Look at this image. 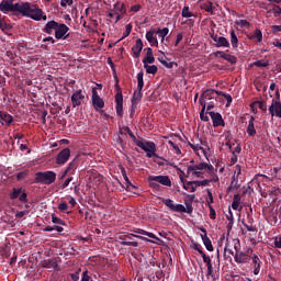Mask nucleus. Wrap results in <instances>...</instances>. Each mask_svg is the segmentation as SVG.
I'll return each instance as SVG.
<instances>
[{
    "instance_id": "b1692460",
    "label": "nucleus",
    "mask_w": 281,
    "mask_h": 281,
    "mask_svg": "<svg viewBox=\"0 0 281 281\" xmlns=\"http://www.w3.org/2000/svg\"><path fill=\"white\" fill-rule=\"evenodd\" d=\"M142 150H144L146 154V157H148V159H150L151 157H159L157 156V145L156 144H150L149 145V149H146V147H144V145H140Z\"/></svg>"
},
{
    "instance_id": "680f3d73",
    "label": "nucleus",
    "mask_w": 281,
    "mask_h": 281,
    "mask_svg": "<svg viewBox=\"0 0 281 281\" xmlns=\"http://www.w3.org/2000/svg\"><path fill=\"white\" fill-rule=\"evenodd\" d=\"M214 56H215L216 58H218V56H220V58L225 59V56H227V53H225V52H223V50H217V52L214 53Z\"/></svg>"
},
{
    "instance_id": "864d4df0",
    "label": "nucleus",
    "mask_w": 281,
    "mask_h": 281,
    "mask_svg": "<svg viewBox=\"0 0 281 281\" xmlns=\"http://www.w3.org/2000/svg\"><path fill=\"white\" fill-rule=\"evenodd\" d=\"M255 104L258 105V108L263 111V113H267V102L265 101H257Z\"/></svg>"
},
{
    "instance_id": "f3484780",
    "label": "nucleus",
    "mask_w": 281,
    "mask_h": 281,
    "mask_svg": "<svg viewBox=\"0 0 281 281\" xmlns=\"http://www.w3.org/2000/svg\"><path fill=\"white\" fill-rule=\"evenodd\" d=\"M0 122L2 126H10L14 122V116L8 112L0 111Z\"/></svg>"
},
{
    "instance_id": "c85d7f7f",
    "label": "nucleus",
    "mask_w": 281,
    "mask_h": 281,
    "mask_svg": "<svg viewBox=\"0 0 281 281\" xmlns=\"http://www.w3.org/2000/svg\"><path fill=\"white\" fill-rule=\"evenodd\" d=\"M143 95L144 94L142 93V90L137 89L136 91H134V94H133L132 100H131L133 106H135V104H139V102H142V97Z\"/></svg>"
},
{
    "instance_id": "9b49d317",
    "label": "nucleus",
    "mask_w": 281,
    "mask_h": 281,
    "mask_svg": "<svg viewBox=\"0 0 281 281\" xmlns=\"http://www.w3.org/2000/svg\"><path fill=\"white\" fill-rule=\"evenodd\" d=\"M69 157H71V149L64 148L61 151L58 153L56 157V164L58 166H65V164L69 161Z\"/></svg>"
},
{
    "instance_id": "f03ea898",
    "label": "nucleus",
    "mask_w": 281,
    "mask_h": 281,
    "mask_svg": "<svg viewBox=\"0 0 281 281\" xmlns=\"http://www.w3.org/2000/svg\"><path fill=\"white\" fill-rule=\"evenodd\" d=\"M116 238L120 245H122L123 247H139V243L134 241L133 238H139L140 240H147L148 243H150V239L142 235H135L131 233L128 234L120 233Z\"/></svg>"
},
{
    "instance_id": "aec40b11",
    "label": "nucleus",
    "mask_w": 281,
    "mask_h": 281,
    "mask_svg": "<svg viewBox=\"0 0 281 281\" xmlns=\"http://www.w3.org/2000/svg\"><path fill=\"white\" fill-rule=\"evenodd\" d=\"M250 260H252L254 265V276H259L260 268L262 267V260H260V257H258V255H252V257H250Z\"/></svg>"
},
{
    "instance_id": "a19ab883",
    "label": "nucleus",
    "mask_w": 281,
    "mask_h": 281,
    "mask_svg": "<svg viewBox=\"0 0 281 281\" xmlns=\"http://www.w3.org/2000/svg\"><path fill=\"white\" fill-rule=\"evenodd\" d=\"M224 60H227V63H229L231 65H236V63H238V58L229 54H226V56L224 57Z\"/></svg>"
},
{
    "instance_id": "3c124183",
    "label": "nucleus",
    "mask_w": 281,
    "mask_h": 281,
    "mask_svg": "<svg viewBox=\"0 0 281 281\" xmlns=\"http://www.w3.org/2000/svg\"><path fill=\"white\" fill-rule=\"evenodd\" d=\"M125 131L127 135H130L131 139H133L134 144H137V142H139V139L135 137V134H133V131H131V127H125Z\"/></svg>"
},
{
    "instance_id": "6ab92c4d",
    "label": "nucleus",
    "mask_w": 281,
    "mask_h": 281,
    "mask_svg": "<svg viewBox=\"0 0 281 281\" xmlns=\"http://www.w3.org/2000/svg\"><path fill=\"white\" fill-rule=\"evenodd\" d=\"M142 49H144V42L142 38L136 40L135 45L132 47L133 58H139L142 55Z\"/></svg>"
},
{
    "instance_id": "4c0bfd02",
    "label": "nucleus",
    "mask_w": 281,
    "mask_h": 281,
    "mask_svg": "<svg viewBox=\"0 0 281 281\" xmlns=\"http://www.w3.org/2000/svg\"><path fill=\"white\" fill-rule=\"evenodd\" d=\"M212 181H218V178H216L215 180H212V179H205V180H195V183L198 186V188H201L202 187H205V186H209L210 183H212Z\"/></svg>"
},
{
    "instance_id": "72a5a7b5",
    "label": "nucleus",
    "mask_w": 281,
    "mask_h": 281,
    "mask_svg": "<svg viewBox=\"0 0 281 281\" xmlns=\"http://www.w3.org/2000/svg\"><path fill=\"white\" fill-rule=\"evenodd\" d=\"M0 30L3 32H9V30H12V26L5 22L4 18H1L0 15Z\"/></svg>"
},
{
    "instance_id": "6e6552de",
    "label": "nucleus",
    "mask_w": 281,
    "mask_h": 281,
    "mask_svg": "<svg viewBox=\"0 0 281 281\" xmlns=\"http://www.w3.org/2000/svg\"><path fill=\"white\" fill-rule=\"evenodd\" d=\"M215 95H218V91L206 90L200 97L199 103L201 104V106H207V102H210V100H216L214 99Z\"/></svg>"
},
{
    "instance_id": "5fc2aeb1",
    "label": "nucleus",
    "mask_w": 281,
    "mask_h": 281,
    "mask_svg": "<svg viewBox=\"0 0 281 281\" xmlns=\"http://www.w3.org/2000/svg\"><path fill=\"white\" fill-rule=\"evenodd\" d=\"M233 245H234L235 254H239L241 251L240 250V240L239 239H234Z\"/></svg>"
},
{
    "instance_id": "052dcab7",
    "label": "nucleus",
    "mask_w": 281,
    "mask_h": 281,
    "mask_svg": "<svg viewBox=\"0 0 281 281\" xmlns=\"http://www.w3.org/2000/svg\"><path fill=\"white\" fill-rule=\"evenodd\" d=\"M25 177H27V172H25V171H21L16 175L18 181H23V179H25Z\"/></svg>"
},
{
    "instance_id": "a211bd4d",
    "label": "nucleus",
    "mask_w": 281,
    "mask_h": 281,
    "mask_svg": "<svg viewBox=\"0 0 281 281\" xmlns=\"http://www.w3.org/2000/svg\"><path fill=\"white\" fill-rule=\"evenodd\" d=\"M180 180L181 183H183V189L187 190V192H196V189L199 188L196 180L186 182V179H183L181 176Z\"/></svg>"
},
{
    "instance_id": "7ed1b4c3",
    "label": "nucleus",
    "mask_w": 281,
    "mask_h": 281,
    "mask_svg": "<svg viewBox=\"0 0 281 281\" xmlns=\"http://www.w3.org/2000/svg\"><path fill=\"white\" fill-rule=\"evenodd\" d=\"M56 172L54 171H37L34 176V183H40L41 186H52L56 182Z\"/></svg>"
},
{
    "instance_id": "412c9836",
    "label": "nucleus",
    "mask_w": 281,
    "mask_h": 281,
    "mask_svg": "<svg viewBox=\"0 0 281 281\" xmlns=\"http://www.w3.org/2000/svg\"><path fill=\"white\" fill-rule=\"evenodd\" d=\"M60 23H58V22H56V21H54V20H52V21H48L46 24H45V26H44V29H43V32H45L46 34H54V31L56 32V30H58V25H59Z\"/></svg>"
},
{
    "instance_id": "0eeeda50",
    "label": "nucleus",
    "mask_w": 281,
    "mask_h": 281,
    "mask_svg": "<svg viewBox=\"0 0 281 281\" xmlns=\"http://www.w3.org/2000/svg\"><path fill=\"white\" fill-rule=\"evenodd\" d=\"M92 106L97 111H102V109H104V99L98 94L95 88L92 89Z\"/></svg>"
},
{
    "instance_id": "c9c22d12",
    "label": "nucleus",
    "mask_w": 281,
    "mask_h": 281,
    "mask_svg": "<svg viewBox=\"0 0 281 281\" xmlns=\"http://www.w3.org/2000/svg\"><path fill=\"white\" fill-rule=\"evenodd\" d=\"M131 32H133V24H126L125 26V32L123 33V36L122 38L119 40V43L120 41H124V38H127V36H131Z\"/></svg>"
},
{
    "instance_id": "ea45409f",
    "label": "nucleus",
    "mask_w": 281,
    "mask_h": 281,
    "mask_svg": "<svg viewBox=\"0 0 281 281\" xmlns=\"http://www.w3.org/2000/svg\"><path fill=\"white\" fill-rule=\"evenodd\" d=\"M200 256L203 258V262H205L206 267H212V259L210 256L205 255V251H200Z\"/></svg>"
},
{
    "instance_id": "473e14b6",
    "label": "nucleus",
    "mask_w": 281,
    "mask_h": 281,
    "mask_svg": "<svg viewBox=\"0 0 281 281\" xmlns=\"http://www.w3.org/2000/svg\"><path fill=\"white\" fill-rule=\"evenodd\" d=\"M137 89L138 91L144 89V71L137 74Z\"/></svg>"
},
{
    "instance_id": "7c9ffc66",
    "label": "nucleus",
    "mask_w": 281,
    "mask_h": 281,
    "mask_svg": "<svg viewBox=\"0 0 281 281\" xmlns=\"http://www.w3.org/2000/svg\"><path fill=\"white\" fill-rule=\"evenodd\" d=\"M144 68L146 69V74H151L153 76H155L157 74V71H159V68H157L156 65H148V64H144Z\"/></svg>"
},
{
    "instance_id": "49530a36",
    "label": "nucleus",
    "mask_w": 281,
    "mask_h": 281,
    "mask_svg": "<svg viewBox=\"0 0 281 281\" xmlns=\"http://www.w3.org/2000/svg\"><path fill=\"white\" fill-rule=\"evenodd\" d=\"M58 210L68 214L69 212L67 211L69 210V205L67 204V202H61L58 204Z\"/></svg>"
},
{
    "instance_id": "58836bf2",
    "label": "nucleus",
    "mask_w": 281,
    "mask_h": 281,
    "mask_svg": "<svg viewBox=\"0 0 281 281\" xmlns=\"http://www.w3.org/2000/svg\"><path fill=\"white\" fill-rule=\"evenodd\" d=\"M148 183L153 188V190H159V188H161V186H159V182H157V180H153V176L148 177Z\"/></svg>"
},
{
    "instance_id": "f8f14e48",
    "label": "nucleus",
    "mask_w": 281,
    "mask_h": 281,
    "mask_svg": "<svg viewBox=\"0 0 281 281\" xmlns=\"http://www.w3.org/2000/svg\"><path fill=\"white\" fill-rule=\"evenodd\" d=\"M209 113L212 122H213V127L218 128V126H225V121L223 120V115L218 112H206Z\"/></svg>"
},
{
    "instance_id": "774afa93",
    "label": "nucleus",
    "mask_w": 281,
    "mask_h": 281,
    "mask_svg": "<svg viewBox=\"0 0 281 281\" xmlns=\"http://www.w3.org/2000/svg\"><path fill=\"white\" fill-rule=\"evenodd\" d=\"M271 30L273 34H278V32H281V25H272Z\"/></svg>"
},
{
    "instance_id": "f704fd0d",
    "label": "nucleus",
    "mask_w": 281,
    "mask_h": 281,
    "mask_svg": "<svg viewBox=\"0 0 281 281\" xmlns=\"http://www.w3.org/2000/svg\"><path fill=\"white\" fill-rule=\"evenodd\" d=\"M170 32V29L164 27V29H158L156 34L159 36V38H166L168 36V33Z\"/></svg>"
},
{
    "instance_id": "20e7f679",
    "label": "nucleus",
    "mask_w": 281,
    "mask_h": 281,
    "mask_svg": "<svg viewBox=\"0 0 281 281\" xmlns=\"http://www.w3.org/2000/svg\"><path fill=\"white\" fill-rule=\"evenodd\" d=\"M116 94H115V103H116V115L119 117H123L124 115V95L122 94V88L120 87V81L115 82Z\"/></svg>"
},
{
    "instance_id": "c756f323",
    "label": "nucleus",
    "mask_w": 281,
    "mask_h": 281,
    "mask_svg": "<svg viewBox=\"0 0 281 281\" xmlns=\"http://www.w3.org/2000/svg\"><path fill=\"white\" fill-rule=\"evenodd\" d=\"M231 45L233 49H237L238 47V36H236V31H234V29L231 31Z\"/></svg>"
},
{
    "instance_id": "4be33fe9",
    "label": "nucleus",
    "mask_w": 281,
    "mask_h": 281,
    "mask_svg": "<svg viewBox=\"0 0 281 281\" xmlns=\"http://www.w3.org/2000/svg\"><path fill=\"white\" fill-rule=\"evenodd\" d=\"M145 38L148 41L151 47H159V41H157V37H155V31H147Z\"/></svg>"
},
{
    "instance_id": "09e8293b",
    "label": "nucleus",
    "mask_w": 281,
    "mask_h": 281,
    "mask_svg": "<svg viewBox=\"0 0 281 281\" xmlns=\"http://www.w3.org/2000/svg\"><path fill=\"white\" fill-rule=\"evenodd\" d=\"M121 172L126 183V187L130 188V186H133V183H131V180L128 179V176L126 175V169H122Z\"/></svg>"
},
{
    "instance_id": "37998d69",
    "label": "nucleus",
    "mask_w": 281,
    "mask_h": 281,
    "mask_svg": "<svg viewBox=\"0 0 281 281\" xmlns=\"http://www.w3.org/2000/svg\"><path fill=\"white\" fill-rule=\"evenodd\" d=\"M200 119L202 120V122H210V116L205 114V105H202V110L200 112Z\"/></svg>"
},
{
    "instance_id": "c03bdc74",
    "label": "nucleus",
    "mask_w": 281,
    "mask_h": 281,
    "mask_svg": "<svg viewBox=\"0 0 281 281\" xmlns=\"http://www.w3.org/2000/svg\"><path fill=\"white\" fill-rule=\"evenodd\" d=\"M52 223H54L55 225H61V226L67 225V224L65 223V221L60 220V218L57 217L56 215H52Z\"/></svg>"
},
{
    "instance_id": "e2e57ef3",
    "label": "nucleus",
    "mask_w": 281,
    "mask_h": 281,
    "mask_svg": "<svg viewBox=\"0 0 281 281\" xmlns=\"http://www.w3.org/2000/svg\"><path fill=\"white\" fill-rule=\"evenodd\" d=\"M77 166H76V161L72 160L71 162H69L68 167H67V171L71 172V170H76Z\"/></svg>"
},
{
    "instance_id": "6e6d98bb",
    "label": "nucleus",
    "mask_w": 281,
    "mask_h": 281,
    "mask_svg": "<svg viewBox=\"0 0 281 281\" xmlns=\"http://www.w3.org/2000/svg\"><path fill=\"white\" fill-rule=\"evenodd\" d=\"M215 102H216V99L213 101H210V102L206 101V105H205L206 111H207L206 113H212V109H214Z\"/></svg>"
},
{
    "instance_id": "8fccbe9b",
    "label": "nucleus",
    "mask_w": 281,
    "mask_h": 281,
    "mask_svg": "<svg viewBox=\"0 0 281 281\" xmlns=\"http://www.w3.org/2000/svg\"><path fill=\"white\" fill-rule=\"evenodd\" d=\"M168 144L171 148H173V150H176V155H181V149L177 144H175V142L168 140Z\"/></svg>"
},
{
    "instance_id": "4d7b16f0",
    "label": "nucleus",
    "mask_w": 281,
    "mask_h": 281,
    "mask_svg": "<svg viewBox=\"0 0 281 281\" xmlns=\"http://www.w3.org/2000/svg\"><path fill=\"white\" fill-rule=\"evenodd\" d=\"M209 210H210V218L212 221L216 220V211L214 210V207L212 206V204H209Z\"/></svg>"
},
{
    "instance_id": "1a4fd4ad",
    "label": "nucleus",
    "mask_w": 281,
    "mask_h": 281,
    "mask_svg": "<svg viewBox=\"0 0 281 281\" xmlns=\"http://www.w3.org/2000/svg\"><path fill=\"white\" fill-rule=\"evenodd\" d=\"M234 260L235 262H237V265H248V262H251V256H249V250H241L239 252H235Z\"/></svg>"
},
{
    "instance_id": "69168bd1",
    "label": "nucleus",
    "mask_w": 281,
    "mask_h": 281,
    "mask_svg": "<svg viewBox=\"0 0 281 281\" xmlns=\"http://www.w3.org/2000/svg\"><path fill=\"white\" fill-rule=\"evenodd\" d=\"M19 200L22 203H27V193H25V192L21 193L20 196H19Z\"/></svg>"
},
{
    "instance_id": "0e129e2a",
    "label": "nucleus",
    "mask_w": 281,
    "mask_h": 281,
    "mask_svg": "<svg viewBox=\"0 0 281 281\" xmlns=\"http://www.w3.org/2000/svg\"><path fill=\"white\" fill-rule=\"evenodd\" d=\"M193 249L199 252L201 255V251H203V249H201V244L193 241Z\"/></svg>"
},
{
    "instance_id": "e433bc0d",
    "label": "nucleus",
    "mask_w": 281,
    "mask_h": 281,
    "mask_svg": "<svg viewBox=\"0 0 281 281\" xmlns=\"http://www.w3.org/2000/svg\"><path fill=\"white\" fill-rule=\"evenodd\" d=\"M150 144H155V143L150 140H146V142L136 140V145L138 146V148H142L143 146L144 148H146V150H150Z\"/></svg>"
},
{
    "instance_id": "a878e982",
    "label": "nucleus",
    "mask_w": 281,
    "mask_h": 281,
    "mask_svg": "<svg viewBox=\"0 0 281 281\" xmlns=\"http://www.w3.org/2000/svg\"><path fill=\"white\" fill-rule=\"evenodd\" d=\"M254 122H256V117L250 116L249 122H248V126H247V130H246L249 137H255V135H256V126H255Z\"/></svg>"
},
{
    "instance_id": "393cba45",
    "label": "nucleus",
    "mask_w": 281,
    "mask_h": 281,
    "mask_svg": "<svg viewBox=\"0 0 281 281\" xmlns=\"http://www.w3.org/2000/svg\"><path fill=\"white\" fill-rule=\"evenodd\" d=\"M146 57L143 59V65H153L155 64V55H153V48H146Z\"/></svg>"
},
{
    "instance_id": "79ce46f5",
    "label": "nucleus",
    "mask_w": 281,
    "mask_h": 281,
    "mask_svg": "<svg viewBox=\"0 0 281 281\" xmlns=\"http://www.w3.org/2000/svg\"><path fill=\"white\" fill-rule=\"evenodd\" d=\"M182 16L183 19H191V16H194L192 12H190V7L186 5L182 9Z\"/></svg>"
},
{
    "instance_id": "5701e85b",
    "label": "nucleus",
    "mask_w": 281,
    "mask_h": 281,
    "mask_svg": "<svg viewBox=\"0 0 281 281\" xmlns=\"http://www.w3.org/2000/svg\"><path fill=\"white\" fill-rule=\"evenodd\" d=\"M247 38H249V41H255V43H262V31L256 29L254 33L247 35Z\"/></svg>"
},
{
    "instance_id": "9d476101",
    "label": "nucleus",
    "mask_w": 281,
    "mask_h": 281,
    "mask_svg": "<svg viewBox=\"0 0 281 281\" xmlns=\"http://www.w3.org/2000/svg\"><path fill=\"white\" fill-rule=\"evenodd\" d=\"M67 32H69V26L60 23L55 31V38H57V41H60V38H63V41H67V38H69V34H67Z\"/></svg>"
},
{
    "instance_id": "ddd939ff",
    "label": "nucleus",
    "mask_w": 281,
    "mask_h": 281,
    "mask_svg": "<svg viewBox=\"0 0 281 281\" xmlns=\"http://www.w3.org/2000/svg\"><path fill=\"white\" fill-rule=\"evenodd\" d=\"M70 100L72 102L74 109H76V106H80L82 104V100H85V94L82 93V89L75 91L70 97Z\"/></svg>"
},
{
    "instance_id": "423d86ee",
    "label": "nucleus",
    "mask_w": 281,
    "mask_h": 281,
    "mask_svg": "<svg viewBox=\"0 0 281 281\" xmlns=\"http://www.w3.org/2000/svg\"><path fill=\"white\" fill-rule=\"evenodd\" d=\"M270 115L272 117H280L281 119V102H280V91L277 90V99L272 100L271 105L268 109Z\"/></svg>"
},
{
    "instance_id": "dca6fc26",
    "label": "nucleus",
    "mask_w": 281,
    "mask_h": 281,
    "mask_svg": "<svg viewBox=\"0 0 281 281\" xmlns=\"http://www.w3.org/2000/svg\"><path fill=\"white\" fill-rule=\"evenodd\" d=\"M207 168V162H200L198 165H194V166H189L188 169H187V175L186 172H183V170L181 169H178L181 175H184V177H190V173L194 170H205Z\"/></svg>"
},
{
    "instance_id": "a18cd8bd",
    "label": "nucleus",
    "mask_w": 281,
    "mask_h": 281,
    "mask_svg": "<svg viewBox=\"0 0 281 281\" xmlns=\"http://www.w3.org/2000/svg\"><path fill=\"white\" fill-rule=\"evenodd\" d=\"M23 189L19 188V189H13V192L10 194V199L14 200V199H19V196H21V192Z\"/></svg>"
},
{
    "instance_id": "cd10ccee",
    "label": "nucleus",
    "mask_w": 281,
    "mask_h": 281,
    "mask_svg": "<svg viewBox=\"0 0 281 281\" xmlns=\"http://www.w3.org/2000/svg\"><path fill=\"white\" fill-rule=\"evenodd\" d=\"M44 269H57L58 263L54 259H46L42 262Z\"/></svg>"
},
{
    "instance_id": "4468645a",
    "label": "nucleus",
    "mask_w": 281,
    "mask_h": 281,
    "mask_svg": "<svg viewBox=\"0 0 281 281\" xmlns=\"http://www.w3.org/2000/svg\"><path fill=\"white\" fill-rule=\"evenodd\" d=\"M200 232H202V234H201L202 243L206 247L207 251H214V246L212 245V239H210V237H207V231L204 227H202V228H200Z\"/></svg>"
},
{
    "instance_id": "bb28decb",
    "label": "nucleus",
    "mask_w": 281,
    "mask_h": 281,
    "mask_svg": "<svg viewBox=\"0 0 281 281\" xmlns=\"http://www.w3.org/2000/svg\"><path fill=\"white\" fill-rule=\"evenodd\" d=\"M134 234H139L140 236H147L148 238H153L154 240H159L161 241V239L159 237H157V235L146 232L142 228H137L134 231Z\"/></svg>"
},
{
    "instance_id": "603ef678",
    "label": "nucleus",
    "mask_w": 281,
    "mask_h": 281,
    "mask_svg": "<svg viewBox=\"0 0 281 281\" xmlns=\"http://www.w3.org/2000/svg\"><path fill=\"white\" fill-rule=\"evenodd\" d=\"M203 10H205V12H214V7L212 5V2H205L203 4Z\"/></svg>"
},
{
    "instance_id": "bf43d9fd",
    "label": "nucleus",
    "mask_w": 281,
    "mask_h": 281,
    "mask_svg": "<svg viewBox=\"0 0 281 281\" xmlns=\"http://www.w3.org/2000/svg\"><path fill=\"white\" fill-rule=\"evenodd\" d=\"M255 67H267L269 65V61L263 60H257L252 64Z\"/></svg>"
},
{
    "instance_id": "338daca9",
    "label": "nucleus",
    "mask_w": 281,
    "mask_h": 281,
    "mask_svg": "<svg viewBox=\"0 0 281 281\" xmlns=\"http://www.w3.org/2000/svg\"><path fill=\"white\" fill-rule=\"evenodd\" d=\"M130 10L131 12H139V10H142V4H134Z\"/></svg>"
},
{
    "instance_id": "39448f33",
    "label": "nucleus",
    "mask_w": 281,
    "mask_h": 281,
    "mask_svg": "<svg viewBox=\"0 0 281 281\" xmlns=\"http://www.w3.org/2000/svg\"><path fill=\"white\" fill-rule=\"evenodd\" d=\"M164 205L169 207L171 212H188V214H192V206H186L183 204H175V202L170 199H161Z\"/></svg>"
},
{
    "instance_id": "2eb2a0df",
    "label": "nucleus",
    "mask_w": 281,
    "mask_h": 281,
    "mask_svg": "<svg viewBox=\"0 0 281 281\" xmlns=\"http://www.w3.org/2000/svg\"><path fill=\"white\" fill-rule=\"evenodd\" d=\"M151 181H156V183H160V186H166L167 188L172 187V180L168 176H151Z\"/></svg>"
},
{
    "instance_id": "f257e3e1",
    "label": "nucleus",
    "mask_w": 281,
    "mask_h": 281,
    "mask_svg": "<svg viewBox=\"0 0 281 281\" xmlns=\"http://www.w3.org/2000/svg\"><path fill=\"white\" fill-rule=\"evenodd\" d=\"M0 12L2 14H12L13 16H26L27 19H33V21H46L47 15L43 14V9L38 8L36 4L30 2H16L14 0H2L0 2Z\"/></svg>"
},
{
    "instance_id": "de8ad7c7",
    "label": "nucleus",
    "mask_w": 281,
    "mask_h": 281,
    "mask_svg": "<svg viewBox=\"0 0 281 281\" xmlns=\"http://www.w3.org/2000/svg\"><path fill=\"white\" fill-rule=\"evenodd\" d=\"M235 23L238 25V27H249L250 23L247 20H237Z\"/></svg>"
},
{
    "instance_id": "13d9d810",
    "label": "nucleus",
    "mask_w": 281,
    "mask_h": 281,
    "mask_svg": "<svg viewBox=\"0 0 281 281\" xmlns=\"http://www.w3.org/2000/svg\"><path fill=\"white\" fill-rule=\"evenodd\" d=\"M209 199L206 200L207 205H212L214 203V195L210 189L206 190Z\"/></svg>"
},
{
    "instance_id": "2f4dec72",
    "label": "nucleus",
    "mask_w": 281,
    "mask_h": 281,
    "mask_svg": "<svg viewBox=\"0 0 281 281\" xmlns=\"http://www.w3.org/2000/svg\"><path fill=\"white\" fill-rule=\"evenodd\" d=\"M215 47H229V41L226 37L220 36Z\"/></svg>"
}]
</instances>
